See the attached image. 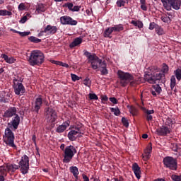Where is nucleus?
Listing matches in <instances>:
<instances>
[{"instance_id": "f257e3e1", "label": "nucleus", "mask_w": 181, "mask_h": 181, "mask_svg": "<svg viewBox=\"0 0 181 181\" xmlns=\"http://www.w3.org/2000/svg\"><path fill=\"white\" fill-rule=\"evenodd\" d=\"M162 72L158 71V66H152L144 72V80L149 84H165L166 83L165 75L169 71V66L163 64Z\"/></svg>"}, {"instance_id": "f03ea898", "label": "nucleus", "mask_w": 181, "mask_h": 181, "mask_svg": "<svg viewBox=\"0 0 181 181\" xmlns=\"http://www.w3.org/2000/svg\"><path fill=\"white\" fill-rule=\"evenodd\" d=\"M3 117L4 118H12L7 125L9 128H11L13 131H16V129L19 128L21 117L18 115V109L16 107H10L4 112Z\"/></svg>"}, {"instance_id": "7ed1b4c3", "label": "nucleus", "mask_w": 181, "mask_h": 181, "mask_svg": "<svg viewBox=\"0 0 181 181\" xmlns=\"http://www.w3.org/2000/svg\"><path fill=\"white\" fill-rule=\"evenodd\" d=\"M28 63L30 66H41L45 63V54L40 50H33L30 52Z\"/></svg>"}, {"instance_id": "20e7f679", "label": "nucleus", "mask_w": 181, "mask_h": 181, "mask_svg": "<svg viewBox=\"0 0 181 181\" xmlns=\"http://www.w3.org/2000/svg\"><path fill=\"white\" fill-rule=\"evenodd\" d=\"M117 77L119 80V84L122 87H127L129 83L132 84L134 78V76L128 72H124V71H117Z\"/></svg>"}, {"instance_id": "39448f33", "label": "nucleus", "mask_w": 181, "mask_h": 181, "mask_svg": "<svg viewBox=\"0 0 181 181\" xmlns=\"http://www.w3.org/2000/svg\"><path fill=\"white\" fill-rule=\"evenodd\" d=\"M11 129L12 128L9 127L5 129L3 139L6 145L16 149V145H15V134H13V132H12Z\"/></svg>"}, {"instance_id": "423d86ee", "label": "nucleus", "mask_w": 181, "mask_h": 181, "mask_svg": "<svg viewBox=\"0 0 181 181\" xmlns=\"http://www.w3.org/2000/svg\"><path fill=\"white\" fill-rule=\"evenodd\" d=\"M77 153V149L74 146H67L65 148L64 153V163H70L71 159L74 158V156Z\"/></svg>"}, {"instance_id": "0eeeda50", "label": "nucleus", "mask_w": 181, "mask_h": 181, "mask_svg": "<svg viewBox=\"0 0 181 181\" xmlns=\"http://www.w3.org/2000/svg\"><path fill=\"white\" fill-rule=\"evenodd\" d=\"M45 119L49 124H54L57 119V112L52 107H46L44 113Z\"/></svg>"}, {"instance_id": "6e6552de", "label": "nucleus", "mask_w": 181, "mask_h": 181, "mask_svg": "<svg viewBox=\"0 0 181 181\" xmlns=\"http://www.w3.org/2000/svg\"><path fill=\"white\" fill-rule=\"evenodd\" d=\"M164 168L170 169V170H177V158L172 156H166L163 160Z\"/></svg>"}, {"instance_id": "1a4fd4ad", "label": "nucleus", "mask_w": 181, "mask_h": 181, "mask_svg": "<svg viewBox=\"0 0 181 181\" xmlns=\"http://www.w3.org/2000/svg\"><path fill=\"white\" fill-rule=\"evenodd\" d=\"M20 170L23 175H26L29 172V157L25 154L21 157L18 163Z\"/></svg>"}, {"instance_id": "9d476101", "label": "nucleus", "mask_w": 181, "mask_h": 181, "mask_svg": "<svg viewBox=\"0 0 181 181\" xmlns=\"http://www.w3.org/2000/svg\"><path fill=\"white\" fill-rule=\"evenodd\" d=\"M13 88L16 95H23L26 93V89L23 84L21 82H18V79L14 78L13 80Z\"/></svg>"}, {"instance_id": "9b49d317", "label": "nucleus", "mask_w": 181, "mask_h": 181, "mask_svg": "<svg viewBox=\"0 0 181 181\" xmlns=\"http://www.w3.org/2000/svg\"><path fill=\"white\" fill-rule=\"evenodd\" d=\"M60 22L62 25H69L71 26H76V25L78 23L77 21L73 19L69 16H63L60 17Z\"/></svg>"}, {"instance_id": "f8f14e48", "label": "nucleus", "mask_w": 181, "mask_h": 181, "mask_svg": "<svg viewBox=\"0 0 181 181\" xmlns=\"http://www.w3.org/2000/svg\"><path fill=\"white\" fill-rule=\"evenodd\" d=\"M42 105H43V98H42V95H40L37 98H35L34 105L33 107V112L39 114V110L42 108Z\"/></svg>"}, {"instance_id": "ddd939ff", "label": "nucleus", "mask_w": 181, "mask_h": 181, "mask_svg": "<svg viewBox=\"0 0 181 181\" xmlns=\"http://www.w3.org/2000/svg\"><path fill=\"white\" fill-rule=\"evenodd\" d=\"M168 6V8H166L165 11H172V8L175 11H179L181 6V0H169Z\"/></svg>"}, {"instance_id": "4468645a", "label": "nucleus", "mask_w": 181, "mask_h": 181, "mask_svg": "<svg viewBox=\"0 0 181 181\" xmlns=\"http://www.w3.org/2000/svg\"><path fill=\"white\" fill-rule=\"evenodd\" d=\"M140 108L143 111V112H144V117L146 119V121H148V122L153 119V117L152 116V114H155V110H149L142 106L140 107Z\"/></svg>"}, {"instance_id": "2eb2a0df", "label": "nucleus", "mask_w": 181, "mask_h": 181, "mask_svg": "<svg viewBox=\"0 0 181 181\" xmlns=\"http://www.w3.org/2000/svg\"><path fill=\"white\" fill-rule=\"evenodd\" d=\"M69 127H70V122L69 120H66L62 123V124L59 125L56 128L55 132H57V134H63V132H64V131H66Z\"/></svg>"}, {"instance_id": "dca6fc26", "label": "nucleus", "mask_w": 181, "mask_h": 181, "mask_svg": "<svg viewBox=\"0 0 181 181\" xmlns=\"http://www.w3.org/2000/svg\"><path fill=\"white\" fill-rule=\"evenodd\" d=\"M2 168V170H4V173L6 174V170H8V172H16V170H18V169H21V167H19V165H16V164H8L6 167H0Z\"/></svg>"}, {"instance_id": "f3484780", "label": "nucleus", "mask_w": 181, "mask_h": 181, "mask_svg": "<svg viewBox=\"0 0 181 181\" xmlns=\"http://www.w3.org/2000/svg\"><path fill=\"white\" fill-rule=\"evenodd\" d=\"M156 132L160 136H166L168 134H170V129L166 126H162L156 129Z\"/></svg>"}, {"instance_id": "a211bd4d", "label": "nucleus", "mask_w": 181, "mask_h": 181, "mask_svg": "<svg viewBox=\"0 0 181 181\" xmlns=\"http://www.w3.org/2000/svg\"><path fill=\"white\" fill-rule=\"evenodd\" d=\"M84 56H86V57H87L88 59V63H93V61H96V60H99V57L97 56V54H91V52H88V51H86L84 52Z\"/></svg>"}, {"instance_id": "6ab92c4d", "label": "nucleus", "mask_w": 181, "mask_h": 181, "mask_svg": "<svg viewBox=\"0 0 181 181\" xmlns=\"http://www.w3.org/2000/svg\"><path fill=\"white\" fill-rule=\"evenodd\" d=\"M132 170L137 179H141V168L138 163H134L132 165Z\"/></svg>"}, {"instance_id": "aec40b11", "label": "nucleus", "mask_w": 181, "mask_h": 181, "mask_svg": "<svg viewBox=\"0 0 181 181\" xmlns=\"http://www.w3.org/2000/svg\"><path fill=\"white\" fill-rule=\"evenodd\" d=\"M43 32H45V33H47L48 32L49 35H54L57 32V27L48 25L45 28Z\"/></svg>"}, {"instance_id": "412c9836", "label": "nucleus", "mask_w": 181, "mask_h": 181, "mask_svg": "<svg viewBox=\"0 0 181 181\" xmlns=\"http://www.w3.org/2000/svg\"><path fill=\"white\" fill-rule=\"evenodd\" d=\"M152 152V143H149L147 149L143 155L144 160H148L151 158V153Z\"/></svg>"}, {"instance_id": "4be33fe9", "label": "nucleus", "mask_w": 181, "mask_h": 181, "mask_svg": "<svg viewBox=\"0 0 181 181\" xmlns=\"http://www.w3.org/2000/svg\"><path fill=\"white\" fill-rule=\"evenodd\" d=\"M47 9V8L46 7V4L40 3L37 5L35 12L36 13H37V15H40V13L46 12Z\"/></svg>"}, {"instance_id": "5701e85b", "label": "nucleus", "mask_w": 181, "mask_h": 181, "mask_svg": "<svg viewBox=\"0 0 181 181\" xmlns=\"http://www.w3.org/2000/svg\"><path fill=\"white\" fill-rule=\"evenodd\" d=\"M83 43V38L81 37H76L74 40V41L69 45L70 49H73V47H76L78 46V45H81Z\"/></svg>"}, {"instance_id": "b1692460", "label": "nucleus", "mask_w": 181, "mask_h": 181, "mask_svg": "<svg viewBox=\"0 0 181 181\" xmlns=\"http://www.w3.org/2000/svg\"><path fill=\"white\" fill-rule=\"evenodd\" d=\"M101 68L100 73L102 76H107L108 74V69H107V63L105 61H103L102 64L99 66Z\"/></svg>"}, {"instance_id": "393cba45", "label": "nucleus", "mask_w": 181, "mask_h": 181, "mask_svg": "<svg viewBox=\"0 0 181 181\" xmlns=\"http://www.w3.org/2000/svg\"><path fill=\"white\" fill-rule=\"evenodd\" d=\"M98 64L100 66H101L103 64V59L99 58V61L98 60H95L93 62H92L90 63V66L92 67V69L93 70H97V69H98Z\"/></svg>"}, {"instance_id": "a878e982", "label": "nucleus", "mask_w": 181, "mask_h": 181, "mask_svg": "<svg viewBox=\"0 0 181 181\" xmlns=\"http://www.w3.org/2000/svg\"><path fill=\"white\" fill-rule=\"evenodd\" d=\"M77 132L76 130H71L68 133V138L69 141H76L77 139Z\"/></svg>"}, {"instance_id": "bb28decb", "label": "nucleus", "mask_w": 181, "mask_h": 181, "mask_svg": "<svg viewBox=\"0 0 181 181\" xmlns=\"http://www.w3.org/2000/svg\"><path fill=\"white\" fill-rule=\"evenodd\" d=\"M1 58L5 60L6 63H8L9 64H12V63H15L16 62V59L13 57H8V55L3 54H1Z\"/></svg>"}, {"instance_id": "cd10ccee", "label": "nucleus", "mask_w": 181, "mask_h": 181, "mask_svg": "<svg viewBox=\"0 0 181 181\" xmlns=\"http://www.w3.org/2000/svg\"><path fill=\"white\" fill-rule=\"evenodd\" d=\"M112 32L114 31L112 30V27L107 28L103 33L104 37H109L110 39H111V37H112V36H111Z\"/></svg>"}, {"instance_id": "c85d7f7f", "label": "nucleus", "mask_w": 181, "mask_h": 181, "mask_svg": "<svg viewBox=\"0 0 181 181\" xmlns=\"http://www.w3.org/2000/svg\"><path fill=\"white\" fill-rule=\"evenodd\" d=\"M111 28L113 32H122V30H124V25H122V24L115 25Z\"/></svg>"}, {"instance_id": "c756f323", "label": "nucleus", "mask_w": 181, "mask_h": 181, "mask_svg": "<svg viewBox=\"0 0 181 181\" xmlns=\"http://www.w3.org/2000/svg\"><path fill=\"white\" fill-rule=\"evenodd\" d=\"M69 172L72 173L73 176L76 175H79L78 168L76 166L69 167Z\"/></svg>"}, {"instance_id": "7c9ffc66", "label": "nucleus", "mask_w": 181, "mask_h": 181, "mask_svg": "<svg viewBox=\"0 0 181 181\" xmlns=\"http://www.w3.org/2000/svg\"><path fill=\"white\" fill-rule=\"evenodd\" d=\"M176 87V77L175 75L171 76L170 77V88L173 90Z\"/></svg>"}, {"instance_id": "2f4dec72", "label": "nucleus", "mask_w": 181, "mask_h": 181, "mask_svg": "<svg viewBox=\"0 0 181 181\" xmlns=\"http://www.w3.org/2000/svg\"><path fill=\"white\" fill-rule=\"evenodd\" d=\"M28 40L31 42V43H40L42 42V40L35 37V36H30L28 37Z\"/></svg>"}, {"instance_id": "473e14b6", "label": "nucleus", "mask_w": 181, "mask_h": 181, "mask_svg": "<svg viewBox=\"0 0 181 181\" xmlns=\"http://www.w3.org/2000/svg\"><path fill=\"white\" fill-rule=\"evenodd\" d=\"M129 112L133 117H136V115H138V110L134 106H130Z\"/></svg>"}, {"instance_id": "72a5a7b5", "label": "nucleus", "mask_w": 181, "mask_h": 181, "mask_svg": "<svg viewBox=\"0 0 181 181\" xmlns=\"http://www.w3.org/2000/svg\"><path fill=\"white\" fill-rule=\"evenodd\" d=\"M175 77H176L177 81H180L181 80V69H177L175 71H174Z\"/></svg>"}, {"instance_id": "f704fd0d", "label": "nucleus", "mask_w": 181, "mask_h": 181, "mask_svg": "<svg viewBox=\"0 0 181 181\" xmlns=\"http://www.w3.org/2000/svg\"><path fill=\"white\" fill-rule=\"evenodd\" d=\"M12 12L8 10H0V16H11Z\"/></svg>"}, {"instance_id": "c9c22d12", "label": "nucleus", "mask_w": 181, "mask_h": 181, "mask_svg": "<svg viewBox=\"0 0 181 181\" xmlns=\"http://www.w3.org/2000/svg\"><path fill=\"white\" fill-rule=\"evenodd\" d=\"M111 112L114 113V115H116V117H118L119 115H121V111L118 107L114 108V107H110Z\"/></svg>"}, {"instance_id": "e433bc0d", "label": "nucleus", "mask_w": 181, "mask_h": 181, "mask_svg": "<svg viewBox=\"0 0 181 181\" xmlns=\"http://www.w3.org/2000/svg\"><path fill=\"white\" fill-rule=\"evenodd\" d=\"M153 88L157 93V94H160V93H162V88L159 86V84L153 85Z\"/></svg>"}, {"instance_id": "4c0bfd02", "label": "nucleus", "mask_w": 181, "mask_h": 181, "mask_svg": "<svg viewBox=\"0 0 181 181\" xmlns=\"http://www.w3.org/2000/svg\"><path fill=\"white\" fill-rule=\"evenodd\" d=\"M127 1L125 0H117L116 2V5L118 8H121L122 6H125V4Z\"/></svg>"}, {"instance_id": "58836bf2", "label": "nucleus", "mask_w": 181, "mask_h": 181, "mask_svg": "<svg viewBox=\"0 0 181 181\" xmlns=\"http://www.w3.org/2000/svg\"><path fill=\"white\" fill-rule=\"evenodd\" d=\"M156 32L157 35H159L160 36L161 35H163V29L159 25H157V27L156 28Z\"/></svg>"}, {"instance_id": "ea45409f", "label": "nucleus", "mask_w": 181, "mask_h": 181, "mask_svg": "<svg viewBox=\"0 0 181 181\" xmlns=\"http://www.w3.org/2000/svg\"><path fill=\"white\" fill-rule=\"evenodd\" d=\"M4 176H6L5 170H3L2 168H0V181H5Z\"/></svg>"}, {"instance_id": "a19ab883", "label": "nucleus", "mask_w": 181, "mask_h": 181, "mask_svg": "<svg viewBox=\"0 0 181 181\" xmlns=\"http://www.w3.org/2000/svg\"><path fill=\"white\" fill-rule=\"evenodd\" d=\"M165 125L168 127H172L173 125V119L170 117L167 118L165 120Z\"/></svg>"}, {"instance_id": "79ce46f5", "label": "nucleus", "mask_w": 181, "mask_h": 181, "mask_svg": "<svg viewBox=\"0 0 181 181\" xmlns=\"http://www.w3.org/2000/svg\"><path fill=\"white\" fill-rule=\"evenodd\" d=\"M122 122L125 128H128V127H129V122H128V119L127 118L122 117Z\"/></svg>"}, {"instance_id": "37998d69", "label": "nucleus", "mask_w": 181, "mask_h": 181, "mask_svg": "<svg viewBox=\"0 0 181 181\" xmlns=\"http://www.w3.org/2000/svg\"><path fill=\"white\" fill-rule=\"evenodd\" d=\"M162 4H163V6L164 8V9H168L169 8V0H160Z\"/></svg>"}, {"instance_id": "c03bdc74", "label": "nucleus", "mask_w": 181, "mask_h": 181, "mask_svg": "<svg viewBox=\"0 0 181 181\" xmlns=\"http://www.w3.org/2000/svg\"><path fill=\"white\" fill-rule=\"evenodd\" d=\"M161 21H163V22H165V23H168V22H170V17L166 15L162 16Z\"/></svg>"}, {"instance_id": "a18cd8bd", "label": "nucleus", "mask_w": 181, "mask_h": 181, "mask_svg": "<svg viewBox=\"0 0 181 181\" xmlns=\"http://www.w3.org/2000/svg\"><path fill=\"white\" fill-rule=\"evenodd\" d=\"M73 6H74V4H73V3H66L64 4V7L68 8V9L71 11H73Z\"/></svg>"}, {"instance_id": "49530a36", "label": "nucleus", "mask_w": 181, "mask_h": 181, "mask_svg": "<svg viewBox=\"0 0 181 181\" xmlns=\"http://www.w3.org/2000/svg\"><path fill=\"white\" fill-rule=\"evenodd\" d=\"M171 179L173 181H181V175H173L171 176Z\"/></svg>"}, {"instance_id": "de8ad7c7", "label": "nucleus", "mask_w": 181, "mask_h": 181, "mask_svg": "<svg viewBox=\"0 0 181 181\" xmlns=\"http://www.w3.org/2000/svg\"><path fill=\"white\" fill-rule=\"evenodd\" d=\"M158 25L156 24L155 22L150 23L148 29H149L150 30H153V29H156V28H157Z\"/></svg>"}, {"instance_id": "09e8293b", "label": "nucleus", "mask_w": 181, "mask_h": 181, "mask_svg": "<svg viewBox=\"0 0 181 181\" xmlns=\"http://www.w3.org/2000/svg\"><path fill=\"white\" fill-rule=\"evenodd\" d=\"M71 78L72 81H78V80H80V77L74 74H71Z\"/></svg>"}, {"instance_id": "8fccbe9b", "label": "nucleus", "mask_w": 181, "mask_h": 181, "mask_svg": "<svg viewBox=\"0 0 181 181\" xmlns=\"http://www.w3.org/2000/svg\"><path fill=\"white\" fill-rule=\"evenodd\" d=\"M179 149H180V148H179V146H177V144L176 143L173 144L172 151H173L174 152H178Z\"/></svg>"}, {"instance_id": "3c124183", "label": "nucleus", "mask_w": 181, "mask_h": 181, "mask_svg": "<svg viewBox=\"0 0 181 181\" xmlns=\"http://www.w3.org/2000/svg\"><path fill=\"white\" fill-rule=\"evenodd\" d=\"M88 95H89L90 100H98V96H97L95 93H89Z\"/></svg>"}, {"instance_id": "603ef678", "label": "nucleus", "mask_w": 181, "mask_h": 181, "mask_svg": "<svg viewBox=\"0 0 181 181\" xmlns=\"http://www.w3.org/2000/svg\"><path fill=\"white\" fill-rule=\"evenodd\" d=\"M18 35H20V36H22V37L29 36V35H30V31H27V32L20 31V33H18Z\"/></svg>"}, {"instance_id": "864d4df0", "label": "nucleus", "mask_w": 181, "mask_h": 181, "mask_svg": "<svg viewBox=\"0 0 181 181\" xmlns=\"http://www.w3.org/2000/svg\"><path fill=\"white\" fill-rule=\"evenodd\" d=\"M140 8L142 11H148V6H146V3L141 4Z\"/></svg>"}, {"instance_id": "5fc2aeb1", "label": "nucleus", "mask_w": 181, "mask_h": 181, "mask_svg": "<svg viewBox=\"0 0 181 181\" xmlns=\"http://www.w3.org/2000/svg\"><path fill=\"white\" fill-rule=\"evenodd\" d=\"M75 132H77V134H83L81 132V126H75Z\"/></svg>"}, {"instance_id": "6e6d98bb", "label": "nucleus", "mask_w": 181, "mask_h": 181, "mask_svg": "<svg viewBox=\"0 0 181 181\" xmlns=\"http://www.w3.org/2000/svg\"><path fill=\"white\" fill-rule=\"evenodd\" d=\"M101 100H102V103H103V104H105V103H104V101L105 102H107V101H108V97L107 96V95H101Z\"/></svg>"}, {"instance_id": "4d7b16f0", "label": "nucleus", "mask_w": 181, "mask_h": 181, "mask_svg": "<svg viewBox=\"0 0 181 181\" xmlns=\"http://www.w3.org/2000/svg\"><path fill=\"white\" fill-rule=\"evenodd\" d=\"M0 103H4V104H6L8 103V99L5 98V96L0 97Z\"/></svg>"}, {"instance_id": "13d9d810", "label": "nucleus", "mask_w": 181, "mask_h": 181, "mask_svg": "<svg viewBox=\"0 0 181 181\" xmlns=\"http://www.w3.org/2000/svg\"><path fill=\"white\" fill-rule=\"evenodd\" d=\"M83 84L85 86H88L89 84H91V81H90V78H86L85 80H83Z\"/></svg>"}, {"instance_id": "bf43d9fd", "label": "nucleus", "mask_w": 181, "mask_h": 181, "mask_svg": "<svg viewBox=\"0 0 181 181\" xmlns=\"http://www.w3.org/2000/svg\"><path fill=\"white\" fill-rule=\"evenodd\" d=\"M109 100L112 104H118V100L115 98H110Z\"/></svg>"}, {"instance_id": "052dcab7", "label": "nucleus", "mask_w": 181, "mask_h": 181, "mask_svg": "<svg viewBox=\"0 0 181 181\" xmlns=\"http://www.w3.org/2000/svg\"><path fill=\"white\" fill-rule=\"evenodd\" d=\"M18 9H19V11H25V4L21 3L18 5Z\"/></svg>"}, {"instance_id": "680f3d73", "label": "nucleus", "mask_w": 181, "mask_h": 181, "mask_svg": "<svg viewBox=\"0 0 181 181\" xmlns=\"http://www.w3.org/2000/svg\"><path fill=\"white\" fill-rule=\"evenodd\" d=\"M26 21H28V16H24L20 21V23H25Z\"/></svg>"}, {"instance_id": "e2e57ef3", "label": "nucleus", "mask_w": 181, "mask_h": 181, "mask_svg": "<svg viewBox=\"0 0 181 181\" xmlns=\"http://www.w3.org/2000/svg\"><path fill=\"white\" fill-rule=\"evenodd\" d=\"M137 28H139V29H141V28H144V23H142V21H138Z\"/></svg>"}, {"instance_id": "0e129e2a", "label": "nucleus", "mask_w": 181, "mask_h": 181, "mask_svg": "<svg viewBox=\"0 0 181 181\" xmlns=\"http://www.w3.org/2000/svg\"><path fill=\"white\" fill-rule=\"evenodd\" d=\"M80 11V6H74L72 8V12H78Z\"/></svg>"}, {"instance_id": "69168bd1", "label": "nucleus", "mask_w": 181, "mask_h": 181, "mask_svg": "<svg viewBox=\"0 0 181 181\" xmlns=\"http://www.w3.org/2000/svg\"><path fill=\"white\" fill-rule=\"evenodd\" d=\"M82 177L83 179V181H90V178H88V176L86 175V174H83Z\"/></svg>"}, {"instance_id": "338daca9", "label": "nucleus", "mask_w": 181, "mask_h": 181, "mask_svg": "<svg viewBox=\"0 0 181 181\" xmlns=\"http://www.w3.org/2000/svg\"><path fill=\"white\" fill-rule=\"evenodd\" d=\"M32 141L35 144V145H36V134L33 135Z\"/></svg>"}, {"instance_id": "774afa93", "label": "nucleus", "mask_w": 181, "mask_h": 181, "mask_svg": "<svg viewBox=\"0 0 181 181\" xmlns=\"http://www.w3.org/2000/svg\"><path fill=\"white\" fill-rule=\"evenodd\" d=\"M115 181H124V177H119V178H115Z\"/></svg>"}]
</instances>
